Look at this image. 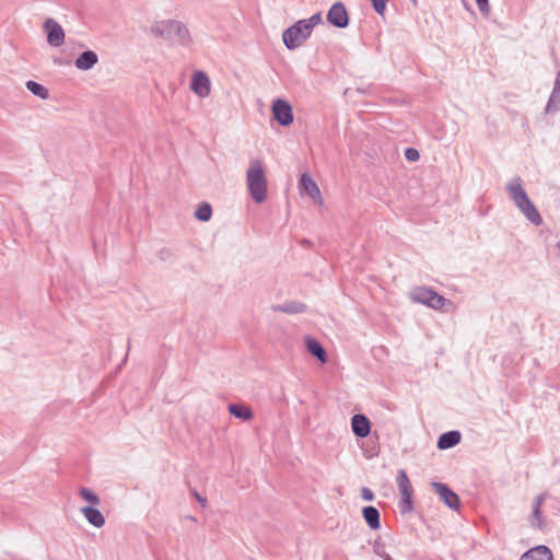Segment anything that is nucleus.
I'll return each instance as SVG.
<instances>
[{
	"label": "nucleus",
	"mask_w": 560,
	"mask_h": 560,
	"mask_svg": "<svg viewBox=\"0 0 560 560\" xmlns=\"http://www.w3.org/2000/svg\"><path fill=\"white\" fill-rule=\"evenodd\" d=\"M506 190L515 206L520 209V211L526 217L528 221H530L535 225H540L542 223L540 213L538 212L535 205L530 201L525 189L523 188L521 177L513 178L508 184Z\"/></svg>",
	"instance_id": "nucleus-1"
},
{
	"label": "nucleus",
	"mask_w": 560,
	"mask_h": 560,
	"mask_svg": "<svg viewBox=\"0 0 560 560\" xmlns=\"http://www.w3.org/2000/svg\"><path fill=\"white\" fill-rule=\"evenodd\" d=\"M246 185L252 199L256 203H262L267 199L268 182L260 160L250 161L246 172Z\"/></svg>",
	"instance_id": "nucleus-2"
},
{
	"label": "nucleus",
	"mask_w": 560,
	"mask_h": 560,
	"mask_svg": "<svg viewBox=\"0 0 560 560\" xmlns=\"http://www.w3.org/2000/svg\"><path fill=\"white\" fill-rule=\"evenodd\" d=\"M150 32L155 37L163 39L177 38L180 45L188 46L191 43V36L187 26L178 20H164L154 22Z\"/></svg>",
	"instance_id": "nucleus-3"
},
{
	"label": "nucleus",
	"mask_w": 560,
	"mask_h": 560,
	"mask_svg": "<svg viewBox=\"0 0 560 560\" xmlns=\"http://www.w3.org/2000/svg\"><path fill=\"white\" fill-rule=\"evenodd\" d=\"M311 34L312 32L307 28L304 22L300 20L283 32L282 39L285 47L292 50L300 47L311 36Z\"/></svg>",
	"instance_id": "nucleus-4"
},
{
	"label": "nucleus",
	"mask_w": 560,
	"mask_h": 560,
	"mask_svg": "<svg viewBox=\"0 0 560 560\" xmlns=\"http://www.w3.org/2000/svg\"><path fill=\"white\" fill-rule=\"evenodd\" d=\"M411 299L415 302L422 303L434 310H441L446 303V299L429 288L419 287L411 292Z\"/></svg>",
	"instance_id": "nucleus-5"
},
{
	"label": "nucleus",
	"mask_w": 560,
	"mask_h": 560,
	"mask_svg": "<svg viewBox=\"0 0 560 560\" xmlns=\"http://www.w3.org/2000/svg\"><path fill=\"white\" fill-rule=\"evenodd\" d=\"M397 487L401 499V511L409 512L412 510L413 488L405 469H399L396 476Z\"/></svg>",
	"instance_id": "nucleus-6"
},
{
	"label": "nucleus",
	"mask_w": 560,
	"mask_h": 560,
	"mask_svg": "<svg viewBox=\"0 0 560 560\" xmlns=\"http://www.w3.org/2000/svg\"><path fill=\"white\" fill-rule=\"evenodd\" d=\"M271 113L272 117L283 127L290 126L294 120L292 106L282 98L273 101Z\"/></svg>",
	"instance_id": "nucleus-7"
},
{
	"label": "nucleus",
	"mask_w": 560,
	"mask_h": 560,
	"mask_svg": "<svg viewBox=\"0 0 560 560\" xmlns=\"http://www.w3.org/2000/svg\"><path fill=\"white\" fill-rule=\"evenodd\" d=\"M44 31L47 35V43L52 47H60L65 43V31L61 25L51 18L44 22Z\"/></svg>",
	"instance_id": "nucleus-8"
},
{
	"label": "nucleus",
	"mask_w": 560,
	"mask_h": 560,
	"mask_svg": "<svg viewBox=\"0 0 560 560\" xmlns=\"http://www.w3.org/2000/svg\"><path fill=\"white\" fill-rule=\"evenodd\" d=\"M327 21L338 28L348 26L349 15L342 2H336L331 5L327 13Z\"/></svg>",
	"instance_id": "nucleus-9"
},
{
	"label": "nucleus",
	"mask_w": 560,
	"mask_h": 560,
	"mask_svg": "<svg viewBox=\"0 0 560 560\" xmlns=\"http://www.w3.org/2000/svg\"><path fill=\"white\" fill-rule=\"evenodd\" d=\"M190 89L199 97H207L211 92V82L203 71H197L191 77Z\"/></svg>",
	"instance_id": "nucleus-10"
},
{
	"label": "nucleus",
	"mask_w": 560,
	"mask_h": 560,
	"mask_svg": "<svg viewBox=\"0 0 560 560\" xmlns=\"http://www.w3.org/2000/svg\"><path fill=\"white\" fill-rule=\"evenodd\" d=\"M432 488L439 494L440 499L451 509L457 510L460 505L458 495L445 483L432 482Z\"/></svg>",
	"instance_id": "nucleus-11"
},
{
	"label": "nucleus",
	"mask_w": 560,
	"mask_h": 560,
	"mask_svg": "<svg viewBox=\"0 0 560 560\" xmlns=\"http://www.w3.org/2000/svg\"><path fill=\"white\" fill-rule=\"evenodd\" d=\"M300 186L315 202L320 206L324 203V198L318 185L308 174H302L300 178Z\"/></svg>",
	"instance_id": "nucleus-12"
},
{
	"label": "nucleus",
	"mask_w": 560,
	"mask_h": 560,
	"mask_svg": "<svg viewBox=\"0 0 560 560\" xmlns=\"http://www.w3.org/2000/svg\"><path fill=\"white\" fill-rule=\"evenodd\" d=\"M353 433L358 438H366L371 432V423L366 416L362 413L354 415L351 419Z\"/></svg>",
	"instance_id": "nucleus-13"
},
{
	"label": "nucleus",
	"mask_w": 560,
	"mask_h": 560,
	"mask_svg": "<svg viewBox=\"0 0 560 560\" xmlns=\"http://www.w3.org/2000/svg\"><path fill=\"white\" fill-rule=\"evenodd\" d=\"M546 498H547V494H545V493L538 494L535 498L534 503H533V512H532V516H530V523L533 526H535L539 529H544L546 527V523L544 521L542 513H541V505L545 502Z\"/></svg>",
	"instance_id": "nucleus-14"
},
{
	"label": "nucleus",
	"mask_w": 560,
	"mask_h": 560,
	"mask_svg": "<svg viewBox=\"0 0 560 560\" xmlns=\"http://www.w3.org/2000/svg\"><path fill=\"white\" fill-rule=\"evenodd\" d=\"M520 560H553V556L548 547L537 546L524 552Z\"/></svg>",
	"instance_id": "nucleus-15"
},
{
	"label": "nucleus",
	"mask_w": 560,
	"mask_h": 560,
	"mask_svg": "<svg viewBox=\"0 0 560 560\" xmlns=\"http://www.w3.org/2000/svg\"><path fill=\"white\" fill-rule=\"evenodd\" d=\"M98 62V57L95 51L86 50L83 51L74 61V66L79 70H90Z\"/></svg>",
	"instance_id": "nucleus-16"
},
{
	"label": "nucleus",
	"mask_w": 560,
	"mask_h": 560,
	"mask_svg": "<svg viewBox=\"0 0 560 560\" xmlns=\"http://www.w3.org/2000/svg\"><path fill=\"white\" fill-rule=\"evenodd\" d=\"M545 110L546 113H555L560 110V70L557 72L553 89Z\"/></svg>",
	"instance_id": "nucleus-17"
},
{
	"label": "nucleus",
	"mask_w": 560,
	"mask_h": 560,
	"mask_svg": "<svg viewBox=\"0 0 560 560\" xmlns=\"http://www.w3.org/2000/svg\"><path fill=\"white\" fill-rule=\"evenodd\" d=\"M81 513L84 515V517L86 518V521L97 527V528H101L104 526L105 524V517L104 515L101 513L100 510H97L96 508L94 506H84L81 509Z\"/></svg>",
	"instance_id": "nucleus-18"
},
{
	"label": "nucleus",
	"mask_w": 560,
	"mask_h": 560,
	"mask_svg": "<svg viewBox=\"0 0 560 560\" xmlns=\"http://www.w3.org/2000/svg\"><path fill=\"white\" fill-rule=\"evenodd\" d=\"M462 435L458 431H450L443 433L438 441V447L440 450H447L454 447L460 442Z\"/></svg>",
	"instance_id": "nucleus-19"
},
{
	"label": "nucleus",
	"mask_w": 560,
	"mask_h": 560,
	"mask_svg": "<svg viewBox=\"0 0 560 560\" xmlns=\"http://www.w3.org/2000/svg\"><path fill=\"white\" fill-rule=\"evenodd\" d=\"M305 346L307 350L322 363H325L327 361V353L323 346L314 338L306 337L305 338Z\"/></svg>",
	"instance_id": "nucleus-20"
},
{
	"label": "nucleus",
	"mask_w": 560,
	"mask_h": 560,
	"mask_svg": "<svg viewBox=\"0 0 560 560\" xmlns=\"http://www.w3.org/2000/svg\"><path fill=\"white\" fill-rule=\"evenodd\" d=\"M362 514H363V517H364L365 522L368 523V525L372 529H378L380 528V526H381V523H380V512H378V510L376 508H374V506H365L362 510Z\"/></svg>",
	"instance_id": "nucleus-21"
},
{
	"label": "nucleus",
	"mask_w": 560,
	"mask_h": 560,
	"mask_svg": "<svg viewBox=\"0 0 560 560\" xmlns=\"http://www.w3.org/2000/svg\"><path fill=\"white\" fill-rule=\"evenodd\" d=\"M229 411L235 418L242 419L244 421H249L254 417V413L250 410V408H248L244 405H241V404H231L229 406Z\"/></svg>",
	"instance_id": "nucleus-22"
},
{
	"label": "nucleus",
	"mask_w": 560,
	"mask_h": 560,
	"mask_svg": "<svg viewBox=\"0 0 560 560\" xmlns=\"http://www.w3.org/2000/svg\"><path fill=\"white\" fill-rule=\"evenodd\" d=\"M273 310L288 314H299L306 310V305L300 302H289L283 305L273 306Z\"/></svg>",
	"instance_id": "nucleus-23"
},
{
	"label": "nucleus",
	"mask_w": 560,
	"mask_h": 560,
	"mask_svg": "<svg viewBox=\"0 0 560 560\" xmlns=\"http://www.w3.org/2000/svg\"><path fill=\"white\" fill-rule=\"evenodd\" d=\"M26 88L30 92H32L34 95L40 97L42 100H47L49 96L48 90L44 85H42L35 81H32V80L27 81Z\"/></svg>",
	"instance_id": "nucleus-24"
},
{
	"label": "nucleus",
	"mask_w": 560,
	"mask_h": 560,
	"mask_svg": "<svg viewBox=\"0 0 560 560\" xmlns=\"http://www.w3.org/2000/svg\"><path fill=\"white\" fill-rule=\"evenodd\" d=\"M212 215V208L210 203L202 202L195 211V218L199 221L207 222Z\"/></svg>",
	"instance_id": "nucleus-25"
},
{
	"label": "nucleus",
	"mask_w": 560,
	"mask_h": 560,
	"mask_svg": "<svg viewBox=\"0 0 560 560\" xmlns=\"http://www.w3.org/2000/svg\"><path fill=\"white\" fill-rule=\"evenodd\" d=\"M79 494L83 500L91 503L92 505H98L101 500L97 494H95L91 489L89 488H81L79 491Z\"/></svg>",
	"instance_id": "nucleus-26"
},
{
	"label": "nucleus",
	"mask_w": 560,
	"mask_h": 560,
	"mask_svg": "<svg viewBox=\"0 0 560 560\" xmlns=\"http://www.w3.org/2000/svg\"><path fill=\"white\" fill-rule=\"evenodd\" d=\"M375 555L383 558L384 560H393V558L385 551V546L382 542L375 541L373 546Z\"/></svg>",
	"instance_id": "nucleus-27"
},
{
	"label": "nucleus",
	"mask_w": 560,
	"mask_h": 560,
	"mask_svg": "<svg viewBox=\"0 0 560 560\" xmlns=\"http://www.w3.org/2000/svg\"><path fill=\"white\" fill-rule=\"evenodd\" d=\"M307 28L313 32L314 26L322 22L320 13L313 14L310 19L302 20Z\"/></svg>",
	"instance_id": "nucleus-28"
},
{
	"label": "nucleus",
	"mask_w": 560,
	"mask_h": 560,
	"mask_svg": "<svg viewBox=\"0 0 560 560\" xmlns=\"http://www.w3.org/2000/svg\"><path fill=\"white\" fill-rule=\"evenodd\" d=\"M372 2L373 9L381 15L385 13L386 4L384 0H370Z\"/></svg>",
	"instance_id": "nucleus-29"
},
{
	"label": "nucleus",
	"mask_w": 560,
	"mask_h": 560,
	"mask_svg": "<svg viewBox=\"0 0 560 560\" xmlns=\"http://www.w3.org/2000/svg\"><path fill=\"white\" fill-rule=\"evenodd\" d=\"M405 156L408 161L416 162L419 160V152L413 148H408L405 151Z\"/></svg>",
	"instance_id": "nucleus-30"
},
{
	"label": "nucleus",
	"mask_w": 560,
	"mask_h": 560,
	"mask_svg": "<svg viewBox=\"0 0 560 560\" xmlns=\"http://www.w3.org/2000/svg\"><path fill=\"white\" fill-rule=\"evenodd\" d=\"M476 3L481 13L489 14L490 7L488 0H476Z\"/></svg>",
	"instance_id": "nucleus-31"
},
{
	"label": "nucleus",
	"mask_w": 560,
	"mask_h": 560,
	"mask_svg": "<svg viewBox=\"0 0 560 560\" xmlns=\"http://www.w3.org/2000/svg\"><path fill=\"white\" fill-rule=\"evenodd\" d=\"M361 494L362 498L366 501H372L374 499V494L369 488H362Z\"/></svg>",
	"instance_id": "nucleus-32"
},
{
	"label": "nucleus",
	"mask_w": 560,
	"mask_h": 560,
	"mask_svg": "<svg viewBox=\"0 0 560 560\" xmlns=\"http://www.w3.org/2000/svg\"><path fill=\"white\" fill-rule=\"evenodd\" d=\"M194 495L195 498L197 499V501L202 505L205 506L206 503H207V500L205 498H202L197 491L194 492Z\"/></svg>",
	"instance_id": "nucleus-33"
},
{
	"label": "nucleus",
	"mask_w": 560,
	"mask_h": 560,
	"mask_svg": "<svg viewBox=\"0 0 560 560\" xmlns=\"http://www.w3.org/2000/svg\"><path fill=\"white\" fill-rule=\"evenodd\" d=\"M557 246L560 248V242L557 244Z\"/></svg>",
	"instance_id": "nucleus-34"
}]
</instances>
